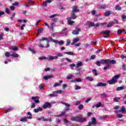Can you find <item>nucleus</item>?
<instances>
[{"label": "nucleus", "instance_id": "nucleus-1", "mask_svg": "<svg viewBox=\"0 0 126 126\" xmlns=\"http://www.w3.org/2000/svg\"><path fill=\"white\" fill-rule=\"evenodd\" d=\"M101 63H116V61L115 60H100V61H97L96 64L100 66Z\"/></svg>", "mask_w": 126, "mask_h": 126}, {"label": "nucleus", "instance_id": "nucleus-2", "mask_svg": "<svg viewBox=\"0 0 126 126\" xmlns=\"http://www.w3.org/2000/svg\"><path fill=\"white\" fill-rule=\"evenodd\" d=\"M121 74H116V75H114L112 78V79H110L109 80H107V83L109 84H115L116 82H117L118 79L120 77Z\"/></svg>", "mask_w": 126, "mask_h": 126}, {"label": "nucleus", "instance_id": "nucleus-3", "mask_svg": "<svg viewBox=\"0 0 126 126\" xmlns=\"http://www.w3.org/2000/svg\"><path fill=\"white\" fill-rule=\"evenodd\" d=\"M71 121L74 122H79L82 123V122H85L86 121V118H80L79 117H72L71 118Z\"/></svg>", "mask_w": 126, "mask_h": 126}, {"label": "nucleus", "instance_id": "nucleus-4", "mask_svg": "<svg viewBox=\"0 0 126 126\" xmlns=\"http://www.w3.org/2000/svg\"><path fill=\"white\" fill-rule=\"evenodd\" d=\"M49 41H52L53 42H54L55 43H58L60 45H62L64 43V41L63 40H60V41H59L58 40L53 39L52 37L51 36H49L48 37V42Z\"/></svg>", "mask_w": 126, "mask_h": 126}, {"label": "nucleus", "instance_id": "nucleus-5", "mask_svg": "<svg viewBox=\"0 0 126 126\" xmlns=\"http://www.w3.org/2000/svg\"><path fill=\"white\" fill-rule=\"evenodd\" d=\"M97 122L95 118H92L91 121L89 122L88 125L87 126H94L96 125Z\"/></svg>", "mask_w": 126, "mask_h": 126}, {"label": "nucleus", "instance_id": "nucleus-6", "mask_svg": "<svg viewBox=\"0 0 126 126\" xmlns=\"http://www.w3.org/2000/svg\"><path fill=\"white\" fill-rule=\"evenodd\" d=\"M63 56V55L62 53H58V54H57V56H50L49 59V60H54L55 59H58V57H62Z\"/></svg>", "mask_w": 126, "mask_h": 126}, {"label": "nucleus", "instance_id": "nucleus-7", "mask_svg": "<svg viewBox=\"0 0 126 126\" xmlns=\"http://www.w3.org/2000/svg\"><path fill=\"white\" fill-rule=\"evenodd\" d=\"M39 99H40V97L39 96L32 97V100H33V101H34V103L36 104L40 103V100H39Z\"/></svg>", "mask_w": 126, "mask_h": 126}, {"label": "nucleus", "instance_id": "nucleus-8", "mask_svg": "<svg viewBox=\"0 0 126 126\" xmlns=\"http://www.w3.org/2000/svg\"><path fill=\"white\" fill-rule=\"evenodd\" d=\"M81 29L79 28H76L75 31H73L72 33L73 34H79V32H80Z\"/></svg>", "mask_w": 126, "mask_h": 126}, {"label": "nucleus", "instance_id": "nucleus-9", "mask_svg": "<svg viewBox=\"0 0 126 126\" xmlns=\"http://www.w3.org/2000/svg\"><path fill=\"white\" fill-rule=\"evenodd\" d=\"M119 112H122V113H126V109L124 106H123L121 108V110L120 111H116L115 113H118Z\"/></svg>", "mask_w": 126, "mask_h": 126}, {"label": "nucleus", "instance_id": "nucleus-10", "mask_svg": "<svg viewBox=\"0 0 126 126\" xmlns=\"http://www.w3.org/2000/svg\"><path fill=\"white\" fill-rule=\"evenodd\" d=\"M102 32L105 34V35H104V37H108L110 32V31H104V32Z\"/></svg>", "mask_w": 126, "mask_h": 126}, {"label": "nucleus", "instance_id": "nucleus-11", "mask_svg": "<svg viewBox=\"0 0 126 126\" xmlns=\"http://www.w3.org/2000/svg\"><path fill=\"white\" fill-rule=\"evenodd\" d=\"M107 7L106 4H103L102 5H98L97 8L98 9H105Z\"/></svg>", "mask_w": 126, "mask_h": 126}, {"label": "nucleus", "instance_id": "nucleus-12", "mask_svg": "<svg viewBox=\"0 0 126 126\" xmlns=\"http://www.w3.org/2000/svg\"><path fill=\"white\" fill-rule=\"evenodd\" d=\"M61 103L67 107V108L65 109V111H69L70 109V104H68L67 103H65L64 102H61Z\"/></svg>", "mask_w": 126, "mask_h": 126}, {"label": "nucleus", "instance_id": "nucleus-13", "mask_svg": "<svg viewBox=\"0 0 126 126\" xmlns=\"http://www.w3.org/2000/svg\"><path fill=\"white\" fill-rule=\"evenodd\" d=\"M42 111H43V108L40 107L33 110L34 113H39V112H42Z\"/></svg>", "mask_w": 126, "mask_h": 126}, {"label": "nucleus", "instance_id": "nucleus-14", "mask_svg": "<svg viewBox=\"0 0 126 126\" xmlns=\"http://www.w3.org/2000/svg\"><path fill=\"white\" fill-rule=\"evenodd\" d=\"M79 40H80V38L79 37H76L75 38H73L72 45H73L75 43V44H76L77 42H78V41H79Z\"/></svg>", "mask_w": 126, "mask_h": 126}, {"label": "nucleus", "instance_id": "nucleus-15", "mask_svg": "<svg viewBox=\"0 0 126 126\" xmlns=\"http://www.w3.org/2000/svg\"><path fill=\"white\" fill-rule=\"evenodd\" d=\"M48 5V0H46V1H44L41 5L42 7L43 8H46L47 7V6Z\"/></svg>", "mask_w": 126, "mask_h": 126}, {"label": "nucleus", "instance_id": "nucleus-16", "mask_svg": "<svg viewBox=\"0 0 126 126\" xmlns=\"http://www.w3.org/2000/svg\"><path fill=\"white\" fill-rule=\"evenodd\" d=\"M70 18H71V19H76V18H77V16H76L74 12H73V10L72 11V13H71V16H70Z\"/></svg>", "mask_w": 126, "mask_h": 126}, {"label": "nucleus", "instance_id": "nucleus-17", "mask_svg": "<svg viewBox=\"0 0 126 126\" xmlns=\"http://www.w3.org/2000/svg\"><path fill=\"white\" fill-rule=\"evenodd\" d=\"M57 15V14H54V15L50 16V18H53V21H54V22H57V21H58V19L55 18V17H56Z\"/></svg>", "mask_w": 126, "mask_h": 126}, {"label": "nucleus", "instance_id": "nucleus-18", "mask_svg": "<svg viewBox=\"0 0 126 126\" xmlns=\"http://www.w3.org/2000/svg\"><path fill=\"white\" fill-rule=\"evenodd\" d=\"M101 106H102V104H101V102H98V103H97V104H96L95 105H94L93 106V108H95V107H96V108H99Z\"/></svg>", "mask_w": 126, "mask_h": 126}, {"label": "nucleus", "instance_id": "nucleus-19", "mask_svg": "<svg viewBox=\"0 0 126 126\" xmlns=\"http://www.w3.org/2000/svg\"><path fill=\"white\" fill-rule=\"evenodd\" d=\"M107 83H103V82H98L96 85V86H106Z\"/></svg>", "mask_w": 126, "mask_h": 126}, {"label": "nucleus", "instance_id": "nucleus-20", "mask_svg": "<svg viewBox=\"0 0 126 126\" xmlns=\"http://www.w3.org/2000/svg\"><path fill=\"white\" fill-rule=\"evenodd\" d=\"M63 80H60L59 82L60 83H56L54 84V87H56L57 86H60V85H61V83H62L63 82Z\"/></svg>", "mask_w": 126, "mask_h": 126}, {"label": "nucleus", "instance_id": "nucleus-21", "mask_svg": "<svg viewBox=\"0 0 126 126\" xmlns=\"http://www.w3.org/2000/svg\"><path fill=\"white\" fill-rule=\"evenodd\" d=\"M67 23L68 25H72L75 22L74 21H71V18H68Z\"/></svg>", "mask_w": 126, "mask_h": 126}, {"label": "nucleus", "instance_id": "nucleus-22", "mask_svg": "<svg viewBox=\"0 0 126 126\" xmlns=\"http://www.w3.org/2000/svg\"><path fill=\"white\" fill-rule=\"evenodd\" d=\"M81 82L82 81L81 78H75V79H74V80H71L72 82Z\"/></svg>", "mask_w": 126, "mask_h": 126}, {"label": "nucleus", "instance_id": "nucleus-23", "mask_svg": "<svg viewBox=\"0 0 126 126\" xmlns=\"http://www.w3.org/2000/svg\"><path fill=\"white\" fill-rule=\"evenodd\" d=\"M79 10L78 9V7L77 6H74L73 7V12L75 13V12H78Z\"/></svg>", "mask_w": 126, "mask_h": 126}, {"label": "nucleus", "instance_id": "nucleus-24", "mask_svg": "<svg viewBox=\"0 0 126 126\" xmlns=\"http://www.w3.org/2000/svg\"><path fill=\"white\" fill-rule=\"evenodd\" d=\"M11 57H12L13 58H18L19 55L16 53H13L11 55Z\"/></svg>", "mask_w": 126, "mask_h": 126}, {"label": "nucleus", "instance_id": "nucleus-25", "mask_svg": "<svg viewBox=\"0 0 126 126\" xmlns=\"http://www.w3.org/2000/svg\"><path fill=\"white\" fill-rule=\"evenodd\" d=\"M10 49H11L13 51H17L18 50V48L17 46H10Z\"/></svg>", "mask_w": 126, "mask_h": 126}, {"label": "nucleus", "instance_id": "nucleus-26", "mask_svg": "<svg viewBox=\"0 0 126 126\" xmlns=\"http://www.w3.org/2000/svg\"><path fill=\"white\" fill-rule=\"evenodd\" d=\"M115 23L114 22H111L110 23H109L107 25V26L108 28H111L114 25Z\"/></svg>", "mask_w": 126, "mask_h": 126}, {"label": "nucleus", "instance_id": "nucleus-27", "mask_svg": "<svg viewBox=\"0 0 126 126\" xmlns=\"http://www.w3.org/2000/svg\"><path fill=\"white\" fill-rule=\"evenodd\" d=\"M64 54H67V55H71V56L75 55V53H74V52H64Z\"/></svg>", "mask_w": 126, "mask_h": 126}, {"label": "nucleus", "instance_id": "nucleus-28", "mask_svg": "<svg viewBox=\"0 0 126 126\" xmlns=\"http://www.w3.org/2000/svg\"><path fill=\"white\" fill-rule=\"evenodd\" d=\"M111 13H112L111 11H108L107 12H105V13H104V16L105 17H107L110 15Z\"/></svg>", "mask_w": 126, "mask_h": 126}, {"label": "nucleus", "instance_id": "nucleus-29", "mask_svg": "<svg viewBox=\"0 0 126 126\" xmlns=\"http://www.w3.org/2000/svg\"><path fill=\"white\" fill-rule=\"evenodd\" d=\"M81 65H83V63L82 62H78L76 64V67L78 68V67H79V66H81Z\"/></svg>", "mask_w": 126, "mask_h": 126}, {"label": "nucleus", "instance_id": "nucleus-30", "mask_svg": "<svg viewBox=\"0 0 126 126\" xmlns=\"http://www.w3.org/2000/svg\"><path fill=\"white\" fill-rule=\"evenodd\" d=\"M50 97H55L56 96V91H54L52 94H49V95Z\"/></svg>", "mask_w": 126, "mask_h": 126}, {"label": "nucleus", "instance_id": "nucleus-31", "mask_svg": "<svg viewBox=\"0 0 126 126\" xmlns=\"http://www.w3.org/2000/svg\"><path fill=\"white\" fill-rule=\"evenodd\" d=\"M115 9L116 10H122V7H121V6H120V5H116L115 6Z\"/></svg>", "mask_w": 126, "mask_h": 126}, {"label": "nucleus", "instance_id": "nucleus-32", "mask_svg": "<svg viewBox=\"0 0 126 126\" xmlns=\"http://www.w3.org/2000/svg\"><path fill=\"white\" fill-rule=\"evenodd\" d=\"M88 24L90 27H94L95 26L94 23L92 22H88Z\"/></svg>", "mask_w": 126, "mask_h": 126}, {"label": "nucleus", "instance_id": "nucleus-33", "mask_svg": "<svg viewBox=\"0 0 126 126\" xmlns=\"http://www.w3.org/2000/svg\"><path fill=\"white\" fill-rule=\"evenodd\" d=\"M73 74H68V75H67L66 78L67 79H71L72 78V77H73Z\"/></svg>", "mask_w": 126, "mask_h": 126}, {"label": "nucleus", "instance_id": "nucleus-34", "mask_svg": "<svg viewBox=\"0 0 126 126\" xmlns=\"http://www.w3.org/2000/svg\"><path fill=\"white\" fill-rule=\"evenodd\" d=\"M86 78L87 79H88V80H89L90 81H93V80H94L93 77H92L91 76H87V77H86Z\"/></svg>", "mask_w": 126, "mask_h": 126}, {"label": "nucleus", "instance_id": "nucleus-35", "mask_svg": "<svg viewBox=\"0 0 126 126\" xmlns=\"http://www.w3.org/2000/svg\"><path fill=\"white\" fill-rule=\"evenodd\" d=\"M37 120H38V121H43V122H46V121H47V119H44L43 117L38 118L37 119Z\"/></svg>", "mask_w": 126, "mask_h": 126}, {"label": "nucleus", "instance_id": "nucleus-36", "mask_svg": "<svg viewBox=\"0 0 126 126\" xmlns=\"http://www.w3.org/2000/svg\"><path fill=\"white\" fill-rule=\"evenodd\" d=\"M39 41H40L41 42H42L43 41H46V42H48V39H47V38H46V37H42V38L39 39Z\"/></svg>", "mask_w": 126, "mask_h": 126}, {"label": "nucleus", "instance_id": "nucleus-37", "mask_svg": "<svg viewBox=\"0 0 126 126\" xmlns=\"http://www.w3.org/2000/svg\"><path fill=\"white\" fill-rule=\"evenodd\" d=\"M64 123L65 125H66L67 126H68V125H70L71 124L70 122H68L67 120H64Z\"/></svg>", "mask_w": 126, "mask_h": 126}, {"label": "nucleus", "instance_id": "nucleus-38", "mask_svg": "<svg viewBox=\"0 0 126 126\" xmlns=\"http://www.w3.org/2000/svg\"><path fill=\"white\" fill-rule=\"evenodd\" d=\"M43 109H47L48 108V102H45L43 105Z\"/></svg>", "mask_w": 126, "mask_h": 126}, {"label": "nucleus", "instance_id": "nucleus-39", "mask_svg": "<svg viewBox=\"0 0 126 126\" xmlns=\"http://www.w3.org/2000/svg\"><path fill=\"white\" fill-rule=\"evenodd\" d=\"M125 87L124 86H120V87H117L116 88V90L119 91V90H122L123 89H124Z\"/></svg>", "mask_w": 126, "mask_h": 126}, {"label": "nucleus", "instance_id": "nucleus-40", "mask_svg": "<svg viewBox=\"0 0 126 126\" xmlns=\"http://www.w3.org/2000/svg\"><path fill=\"white\" fill-rule=\"evenodd\" d=\"M120 99L121 98H120V97H115V98H114V101L115 102H118Z\"/></svg>", "mask_w": 126, "mask_h": 126}, {"label": "nucleus", "instance_id": "nucleus-41", "mask_svg": "<svg viewBox=\"0 0 126 126\" xmlns=\"http://www.w3.org/2000/svg\"><path fill=\"white\" fill-rule=\"evenodd\" d=\"M42 32H43V29H38V33H37V36H38V35L40 34V33H42Z\"/></svg>", "mask_w": 126, "mask_h": 126}, {"label": "nucleus", "instance_id": "nucleus-42", "mask_svg": "<svg viewBox=\"0 0 126 126\" xmlns=\"http://www.w3.org/2000/svg\"><path fill=\"white\" fill-rule=\"evenodd\" d=\"M55 103H56L55 102H51V103H49L48 102V108H51V106H52V105L53 104H54Z\"/></svg>", "mask_w": 126, "mask_h": 126}, {"label": "nucleus", "instance_id": "nucleus-43", "mask_svg": "<svg viewBox=\"0 0 126 126\" xmlns=\"http://www.w3.org/2000/svg\"><path fill=\"white\" fill-rule=\"evenodd\" d=\"M67 43L66 44V46H68V45H70L71 43V40L70 39H67L66 40Z\"/></svg>", "mask_w": 126, "mask_h": 126}, {"label": "nucleus", "instance_id": "nucleus-44", "mask_svg": "<svg viewBox=\"0 0 126 126\" xmlns=\"http://www.w3.org/2000/svg\"><path fill=\"white\" fill-rule=\"evenodd\" d=\"M20 121L21 122H27V119H26V118L25 117H24V118H22V119H21L20 120Z\"/></svg>", "mask_w": 126, "mask_h": 126}, {"label": "nucleus", "instance_id": "nucleus-45", "mask_svg": "<svg viewBox=\"0 0 126 126\" xmlns=\"http://www.w3.org/2000/svg\"><path fill=\"white\" fill-rule=\"evenodd\" d=\"M13 110V108L12 107L7 108L5 111V113H7V112H10V111H12Z\"/></svg>", "mask_w": 126, "mask_h": 126}, {"label": "nucleus", "instance_id": "nucleus-46", "mask_svg": "<svg viewBox=\"0 0 126 126\" xmlns=\"http://www.w3.org/2000/svg\"><path fill=\"white\" fill-rule=\"evenodd\" d=\"M75 90H78V89H81V86H78V85H75L74 86Z\"/></svg>", "mask_w": 126, "mask_h": 126}, {"label": "nucleus", "instance_id": "nucleus-47", "mask_svg": "<svg viewBox=\"0 0 126 126\" xmlns=\"http://www.w3.org/2000/svg\"><path fill=\"white\" fill-rule=\"evenodd\" d=\"M5 56H6V57L8 58V57H10V54L9 53V52H6L5 53Z\"/></svg>", "mask_w": 126, "mask_h": 126}, {"label": "nucleus", "instance_id": "nucleus-48", "mask_svg": "<svg viewBox=\"0 0 126 126\" xmlns=\"http://www.w3.org/2000/svg\"><path fill=\"white\" fill-rule=\"evenodd\" d=\"M107 66H105V67H104L103 68L104 69H107L108 68H110V64H106Z\"/></svg>", "mask_w": 126, "mask_h": 126}, {"label": "nucleus", "instance_id": "nucleus-49", "mask_svg": "<svg viewBox=\"0 0 126 126\" xmlns=\"http://www.w3.org/2000/svg\"><path fill=\"white\" fill-rule=\"evenodd\" d=\"M121 18L123 19V20H124L125 19H126V15L123 14V15H122Z\"/></svg>", "mask_w": 126, "mask_h": 126}, {"label": "nucleus", "instance_id": "nucleus-50", "mask_svg": "<svg viewBox=\"0 0 126 126\" xmlns=\"http://www.w3.org/2000/svg\"><path fill=\"white\" fill-rule=\"evenodd\" d=\"M93 72L94 74L95 75H97V73L96 72V69H93Z\"/></svg>", "mask_w": 126, "mask_h": 126}, {"label": "nucleus", "instance_id": "nucleus-51", "mask_svg": "<svg viewBox=\"0 0 126 126\" xmlns=\"http://www.w3.org/2000/svg\"><path fill=\"white\" fill-rule=\"evenodd\" d=\"M35 106L36 104H35V103L33 102L31 104V108H35Z\"/></svg>", "mask_w": 126, "mask_h": 126}, {"label": "nucleus", "instance_id": "nucleus-52", "mask_svg": "<svg viewBox=\"0 0 126 126\" xmlns=\"http://www.w3.org/2000/svg\"><path fill=\"white\" fill-rule=\"evenodd\" d=\"M46 59H47V58L45 57H39L38 60H45Z\"/></svg>", "mask_w": 126, "mask_h": 126}, {"label": "nucleus", "instance_id": "nucleus-53", "mask_svg": "<svg viewBox=\"0 0 126 126\" xmlns=\"http://www.w3.org/2000/svg\"><path fill=\"white\" fill-rule=\"evenodd\" d=\"M29 51H31L32 54H35V50L32 49V48H29Z\"/></svg>", "mask_w": 126, "mask_h": 126}, {"label": "nucleus", "instance_id": "nucleus-54", "mask_svg": "<svg viewBox=\"0 0 126 126\" xmlns=\"http://www.w3.org/2000/svg\"><path fill=\"white\" fill-rule=\"evenodd\" d=\"M65 60L67 62H68V63H72V60L71 59H69V58H65Z\"/></svg>", "mask_w": 126, "mask_h": 126}, {"label": "nucleus", "instance_id": "nucleus-55", "mask_svg": "<svg viewBox=\"0 0 126 126\" xmlns=\"http://www.w3.org/2000/svg\"><path fill=\"white\" fill-rule=\"evenodd\" d=\"M95 13L96 11L95 10H92V11H91V13L92 14V15H95Z\"/></svg>", "mask_w": 126, "mask_h": 126}, {"label": "nucleus", "instance_id": "nucleus-56", "mask_svg": "<svg viewBox=\"0 0 126 126\" xmlns=\"http://www.w3.org/2000/svg\"><path fill=\"white\" fill-rule=\"evenodd\" d=\"M78 108L80 110H82V109H83L84 106H83V105H80V106H79Z\"/></svg>", "mask_w": 126, "mask_h": 126}, {"label": "nucleus", "instance_id": "nucleus-57", "mask_svg": "<svg viewBox=\"0 0 126 126\" xmlns=\"http://www.w3.org/2000/svg\"><path fill=\"white\" fill-rule=\"evenodd\" d=\"M70 66L71 68H73L74 66H75V64H74V63H73V64H70Z\"/></svg>", "mask_w": 126, "mask_h": 126}, {"label": "nucleus", "instance_id": "nucleus-58", "mask_svg": "<svg viewBox=\"0 0 126 126\" xmlns=\"http://www.w3.org/2000/svg\"><path fill=\"white\" fill-rule=\"evenodd\" d=\"M67 85L66 84H63V89H65V88L67 87Z\"/></svg>", "mask_w": 126, "mask_h": 126}, {"label": "nucleus", "instance_id": "nucleus-59", "mask_svg": "<svg viewBox=\"0 0 126 126\" xmlns=\"http://www.w3.org/2000/svg\"><path fill=\"white\" fill-rule=\"evenodd\" d=\"M117 33L119 34H121V33H122V30H118V32H117Z\"/></svg>", "mask_w": 126, "mask_h": 126}, {"label": "nucleus", "instance_id": "nucleus-60", "mask_svg": "<svg viewBox=\"0 0 126 126\" xmlns=\"http://www.w3.org/2000/svg\"><path fill=\"white\" fill-rule=\"evenodd\" d=\"M62 90H58L57 91H56V96L57 93H62Z\"/></svg>", "mask_w": 126, "mask_h": 126}, {"label": "nucleus", "instance_id": "nucleus-61", "mask_svg": "<svg viewBox=\"0 0 126 126\" xmlns=\"http://www.w3.org/2000/svg\"><path fill=\"white\" fill-rule=\"evenodd\" d=\"M91 100H92L91 97L88 98V99H87V100H86V102L88 103V102H89V101H91Z\"/></svg>", "mask_w": 126, "mask_h": 126}, {"label": "nucleus", "instance_id": "nucleus-62", "mask_svg": "<svg viewBox=\"0 0 126 126\" xmlns=\"http://www.w3.org/2000/svg\"><path fill=\"white\" fill-rule=\"evenodd\" d=\"M4 14V12L2 11H0V17L1 15H3Z\"/></svg>", "mask_w": 126, "mask_h": 126}, {"label": "nucleus", "instance_id": "nucleus-63", "mask_svg": "<svg viewBox=\"0 0 126 126\" xmlns=\"http://www.w3.org/2000/svg\"><path fill=\"white\" fill-rule=\"evenodd\" d=\"M5 11L6 13H9V9H8L7 8H6Z\"/></svg>", "mask_w": 126, "mask_h": 126}, {"label": "nucleus", "instance_id": "nucleus-64", "mask_svg": "<svg viewBox=\"0 0 126 126\" xmlns=\"http://www.w3.org/2000/svg\"><path fill=\"white\" fill-rule=\"evenodd\" d=\"M13 5H18V4H19V3H18V2H15V3H13Z\"/></svg>", "mask_w": 126, "mask_h": 126}]
</instances>
